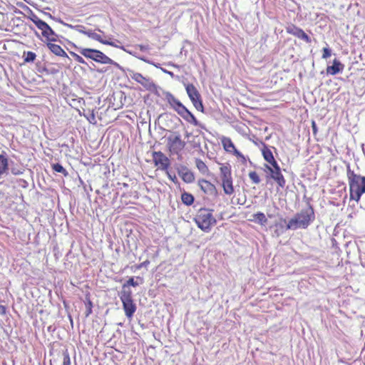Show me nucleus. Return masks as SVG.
<instances>
[{
    "mask_svg": "<svg viewBox=\"0 0 365 365\" xmlns=\"http://www.w3.org/2000/svg\"><path fill=\"white\" fill-rule=\"evenodd\" d=\"M348 184L349 189V200L359 202L361 197L365 193V177L354 173L348 167Z\"/></svg>",
    "mask_w": 365,
    "mask_h": 365,
    "instance_id": "f257e3e1",
    "label": "nucleus"
},
{
    "mask_svg": "<svg viewBox=\"0 0 365 365\" xmlns=\"http://www.w3.org/2000/svg\"><path fill=\"white\" fill-rule=\"evenodd\" d=\"M315 215L313 208L309 206L302 210L291 218L287 225V230L306 229L314 220Z\"/></svg>",
    "mask_w": 365,
    "mask_h": 365,
    "instance_id": "f03ea898",
    "label": "nucleus"
},
{
    "mask_svg": "<svg viewBox=\"0 0 365 365\" xmlns=\"http://www.w3.org/2000/svg\"><path fill=\"white\" fill-rule=\"evenodd\" d=\"M213 210L205 207L197 210L194 221L203 232H209L212 227L216 225L217 220L213 215Z\"/></svg>",
    "mask_w": 365,
    "mask_h": 365,
    "instance_id": "7ed1b4c3",
    "label": "nucleus"
},
{
    "mask_svg": "<svg viewBox=\"0 0 365 365\" xmlns=\"http://www.w3.org/2000/svg\"><path fill=\"white\" fill-rule=\"evenodd\" d=\"M165 96L171 108H173L184 120L195 125H199V122L194 115L172 93L166 92L165 93Z\"/></svg>",
    "mask_w": 365,
    "mask_h": 365,
    "instance_id": "20e7f679",
    "label": "nucleus"
},
{
    "mask_svg": "<svg viewBox=\"0 0 365 365\" xmlns=\"http://www.w3.org/2000/svg\"><path fill=\"white\" fill-rule=\"evenodd\" d=\"M220 185L225 195L231 196L235 193V186L232 176L231 166L229 163H219Z\"/></svg>",
    "mask_w": 365,
    "mask_h": 365,
    "instance_id": "39448f33",
    "label": "nucleus"
},
{
    "mask_svg": "<svg viewBox=\"0 0 365 365\" xmlns=\"http://www.w3.org/2000/svg\"><path fill=\"white\" fill-rule=\"evenodd\" d=\"M264 171L267 173V178L273 179L281 188L285 187L286 180L277 161H267V163L264 164Z\"/></svg>",
    "mask_w": 365,
    "mask_h": 365,
    "instance_id": "423d86ee",
    "label": "nucleus"
},
{
    "mask_svg": "<svg viewBox=\"0 0 365 365\" xmlns=\"http://www.w3.org/2000/svg\"><path fill=\"white\" fill-rule=\"evenodd\" d=\"M80 53L87 58H91L93 61L106 64V63L112 62V59L105 55L103 52L97 49L87 48H77Z\"/></svg>",
    "mask_w": 365,
    "mask_h": 365,
    "instance_id": "0eeeda50",
    "label": "nucleus"
},
{
    "mask_svg": "<svg viewBox=\"0 0 365 365\" xmlns=\"http://www.w3.org/2000/svg\"><path fill=\"white\" fill-rule=\"evenodd\" d=\"M119 297L123 304L125 316L131 319L136 311V305L133 299L132 292H120Z\"/></svg>",
    "mask_w": 365,
    "mask_h": 365,
    "instance_id": "6e6552de",
    "label": "nucleus"
},
{
    "mask_svg": "<svg viewBox=\"0 0 365 365\" xmlns=\"http://www.w3.org/2000/svg\"><path fill=\"white\" fill-rule=\"evenodd\" d=\"M168 147L172 154L178 155L179 153L184 148L185 143L181 140L179 134H173L168 137Z\"/></svg>",
    "mask_w": 365,
    "mask_h": 365,
    "instance_id": "1a4fd4ad",
    "label": "nucleus"
},
{
    "mask_svg": "<svg viewBox=\"0 0 365 365\" xmlns=\"http://www.w3.org/2000/svg\"><path fill=\"white\" fill-rule=\"evenodd\" d=\"M29 19L34 22L38 29L41 31V35L45 38H49V35L53 34L51 27L44 21L40 19L36 14H31Z\"/></svg>",
    "mask_w": 365,
    "mask_h": 365,
    "instance_id": "9d476101",
    "label": "nucleus"
},
{
    "mask_svg": "<svg viewBox=\"0 0 365 365\" xmlns=\"http://www.w3.org/2000/svg\"><path fill=\"white\" fill-rule=\"evenodd\" d=\"M129 72L130 78L140 83L147 90L155 88V84L150 78H145L142 74L133 71H129Z\"/></svg>",
    "mask_w": 365,
    "mask_h": 365,
    "instance_id": "9b49d317",
    "label": "nucleus"
},
{
    "mask_svg": "<svg viewBox=\"0 0 365 365\" xmlns=\"http://www.w3.org/2000/svg\"><path fill=\"white\" fill-rule=\"evenodd\" d=\"M222 144L224 147V149L228 152L232 153L235 157L237 158H241L242 160H246L245 157L237 150V149L235 148L234 143L231 140L230 138L227 137H223L222 138Z\"/></svg>",
    "mask_w": 365,
    "mask_h": 365,
    "instance_id": "f8f14e48",
    "label": "nucleus"
},
{
    "mask_svg": "<svg viewBox=\"0 0 365 365\" xmlns=\"http://www.w3.org/2000/svg\"><path fill=\"white\" fill-rule=\"evenodd\" d=\"M287 32L296 37L304 40L307 43H311V38L304 31L296 26L292 24L287 27Z\"/></svg>",
    "mask_w": 365,
    "mask_h": 365,
    "instance_id": "ddd939ff",
    "label": "nucleus"
},
{
    "mask_svg": "<svg viewBox=\"0 0 365 365\" xmlns=\"http://www.w3.org/2000/svg\"><path fill=\"white\" fill-rule=\"evenodd\" d=\"M198 185L204 193L207 195H212L217 193L215 185L207 180H200Z\"/></svg>",
    "mask_w": 365,
    "mask_h": 365,
    "instance_id": "4468645a",
    "label": "nucleus"
},
{
    "mask_svg": "<svg viewBox=\"0 0 365 365\" xmlns=\"http://www.w3.org/2000/svg\"><path fill=\"white\" fill-rule=\"evenodd\" d=\"M344 68V65L337 59H334L332 66L327 68V73L330 75H336L341 72Z\"/></svg>",
    "mask_w": 365,
    "mask_h": 365,
    "instance_id": "2eb2a0df",
    "label": "nucleus"
},
{
    "mask_svg": "<svg viewBox=\"0 0 365 365\" xmlns=\"http://www.w3.org/2000/svg\"><path fill=\"white\" fill-rule=\"evenodd\" d=\"M185 89L191 101H194L195 100H197L201 98L200 93L193 84H187L185 86Z\"/></svg>",
    "mask_w": 365,
    "mask_h": 365,
    "instance_id": "dca6fc26",
    "label": "nucleus"
},
{
    "mask_svg": "<svg viewBox=\"0 0 365 365\" xmlns=\"http://www.w3.org/2000/svg\"><path fill=\"white\" fill-rule=\"evenodd\" d=\"M272 150H275V148L273 147L269 148L264 143H261V147L259 148V150L261 151V153L263 155L264 160H274V157L272 153Z\"/></svg>",
    "mask_w": 365,
    "mask_h": 365,
    "instance_id": "f3484780",
    "label": "nucleus"
},
{
    "mask_svg": "<svg viewBox=\"0 0 365 365\" xmlns=\"http://www.w3.org/2000/svg\"><path fill=\"white\" fill-rule=\"evenodd\" d=\"M155 166L157 169H161L166 171L169 178L173 181L176 178L175 174H172L170 171H168V167L170 166L169 161H154Z\"/></svg>",
    "mask_w": 365,
    "mask_h": 365,
    "instance_id": "a211bd4d",
    "label": "nucleus"
},
{
    "mask_svg": "<svg viewBox=\"0 0 365 365\" xmlns=\"http://www.w3.org/2000/svg\"><path fill=\"white\" fill-rule=\"evenodd\" d=\"M178 173L183 180V181H185L187 183H190L193 182L195 180V177L192 173L190 172L186 168H182L180 170H179Z\"/></svg>",
    "mask_w": 365,
    "mask_h": 365,
    "instance_id": "6ab92c4d",
    "label": "nucleus"
},
{
    "mask_svg": "<svg viewBox=\"0 0 365 365\" xmlns=\"http://www.w3.org/2000/svg\"><path fill=\"white\" fill-rule=\"evenodd\" d=\"M48 48L50 51L58 56L67 57V53L64 50L58 45L48 42L47 43Z\"/></svg>",
    "mask_w": 365,
    "mask_h": 365,
    "instance_id": "aec40b11",
    "label": "nucleus"
},
{
    "mask_svg": "<svg viewBox=\"0 0 365 365\" xmlns=\"http://www.w3.org/2000/svg\"><path fill=\"white\" fill-rule=\"evenodd\" d=\"M252 219H250V221L255 222L260 225L261 226H264L267 223V218L264 213L262 212H258L252 215Z\"/></svg>",
    "mask_w": 365,
    "mask_h": 365,
    "instance_id": "412c9836",
    "label": "nucleus"
},
{
    "mask_svg": "<svg viewBox=\"0 0 365 365\" xmlns=\"http://www.w3.org/2000/svg\"><path fill=\"white\" fill-rule=\"evenodd\" d=\"M86 36H88L89 38L96 40L99 42H101L103 44L105 45H113V42L109 41L107 40H104L101 38V35L93 32L92 30L89 29L86 32Z\"/></svg>",
    "mask_w": 365,
    "mask_h": 365,
    "instance_id": "4be33fe9",
    "label": "nucleus"
},
{
    "mask_svg": "<svg viewBox=\"0 0 365 365\" xmlns=\"http://www.w3.org/2000/svg\"><path fill=\"white\" fill-rule=\"evenodd\" d=\"M138 283L134 280L133 277L129 278L125 283H124L122 286V289L120 292H132L131 289L129 288L130 286L137 287Z\"/></svg>",
    "mask_w": 365,
    "mask_h": 365,
    "instance_id": "5701e85b",
    "label": "nucleus"
},
{
    "mask_svg": "<svg viewBox=\"0 0 365 365\" xmlns=\"http://www.w3.org/2000/svg\"><path fill=\"white\" fill-rule=\"evenodd\" d=\"M194 200L193 195L190 193L185 192L181 195V200L186 205H191Z\"/></svg>",
    "mask_w": 365,
    "mask_h": 365,
    "instance_id": "b1692460",
    "label": "nucleus"
},
{
    "mask_svg": "<svg viewBox=\"0 0 365 365\" xmlns=\"http://www.w3.org/2000/svg\"><path fill=\"white\" fill-rule=\"evenodd\" d=\"M58 21L61 24H63V25H65L66 26H68L71 29H73L75 30H76L77 31L80 32V33H82L85 35H86V32L88 31V30L86 29V28L83 26V25H76V26H73L71 24H66V23H64L62 20L61 19H58Z\"/></svg>",
    "mask_w": 365,
    "mask_h": 365,
    "instance_id": "393cba45",
    "label": "nucleus"
},
{
    "mask_svg": "<svg viewBox=\"0 0 365 365\" xmlns=\"http://www.w3.org/2000/svg\"><path fill=\"white\" fill-rule=\"evenodd\" d=\"M53 169L57 172L62 173L64 176L68 175L67 171L63 168V167L59 163H55L52 165Z\"/></svg>",
    "mask_w": 365,
    "mask_h": 365,
    "instance_id": "a878e982",
    "label": "nucleus"
},
{
    "mask_svg": "<svg viewBox=\"0 0 365 365\" xmlns=\"http://www.w3.org/2000/svg\"><path fill=\"white\" fill-rule=\"evenodd\" d=\"M249 178L252 182L255 184H259L260 182V178L258 174L255 171H251L249 173Z\"/></svg>",
    "mask_w": 365,
    "mask_h": 365,
    "instance_id": "bb28decb",
    "label": "nucleus"
},
{
    "mask_svg": "<svg viewBox=\"0 0 365 365\" xmlns=\"http://www.w3.org/2000/svg\"><path fill=\"white\" fill-rule=\"evenodd\" d=\"M63 365H71L70 355L67 349L63 351Z\"/></svg>",
    "mask_w": 365,
    "mask_h": 365,
    "instance_id": "cd10ccee",
    "label": "nucleus"
},
{
    "mask_svg": "<svg viewBox=\"0 0 365 365\" xmlns=\"http://www.w3.org/2000/svg\"><path fill=\"white\" fill-rule=\"evenodd\" d=\"M197 167L199 170L204 174L208 172L207 166L204 161H197Z\"/></svg>",
    "mask_w": 365,
    "mask_h": 365,
    "instance_id": "c85d7f7f",
    "label": "nucleus"
},
{
    "mask_svg": "<svg viewBox=\"0 0 365 365\" xmlns=\"http://www.w3.org/2000/svg\"><path fill=\"white\" fill-rule=\"evenodd\" d=\"M36 55L32 51H28L26 53V56L24 58V62L31 63L34 62L36 59Z\"/></svg>",
    "mask_w": 365,
    "mask_h": 365,
    "instance_id": "c756f323",
    "label": "nucleus"
},
{
    "mask_svg": "<svg viewBox=\"0 0 365 365\" xmlns=\"http://www.w3.org/2000/svg\"><path fill=\"white\" fill-rule=\"evenodd\" d=\"M193 106L197 110H200L203 112V105L201 100V98H198L197 100H195L194 101H192Z\"/></svg>",
    "mask_w": 365,
    "mask_h": 365,
    "instance_id": "7c9ffc66",
    "label": "nucleus"
},
{
    "mask_svg": "<svg viewBox=\"0 0 365 365\" xmlns=\"http://www.w3.org/2000/svg\"><path fill=\"white\" fill-rule=\"evenodd\" d=\"M70 54L74 58L75 61H77L78 63H81V64H87L86 61L81 56L78 55L77 53H76L73 51H70Z\"/></svg>",
    "mask_w": 365,
    "mask_h": 365,
    "instance_id": "2f4dec72",
    "label": "nucleus"
},
{
    "mask_svg": "<svg viewBox=\"0 0 365 365\" xmlns=\"http://www.w3.org/2000/svg\"><path fill=\"white\" fill-rule=\"evenodd\" d=\"M87 303H86V317L89 316L92 313L93 303L91 301L89 297H86Z\"/></svg>",
    "mask_w": 365,
    "mask_h": 365,
    "instance_id": "473e14b6",
    "label": "nucleus"
},
{
    "mask_svg": "<svg viewBox=\"0 0 365 365\" xmlns=\"http://www.w3.org/2000/svg\"><path fill=\"white\" fill-rule=\"evenodd\" d=\"M8 161H0V175H2L8 169Z\"/></svg>",
    "mask_w": 365,
    "mask_h": 365,
    "instance_id": "72a5a7b5",
    "label": "nucleus"
},
{
    "mask_svg": "<svg viewBox=\"0 0 365 365\" xmlns=\"http://www.w3.org/2000/svg\"><path fill=\"white\" fill-rule=\"evenodd\" d=\"M330 56H331V50L329 48H323L322 58H327Z\"/></svg>",
    "mask_w": 365,
    "mask_h": 365,
    "instance_id": "f704fd0d",
    "label": "nucleus"
},
{
    "mask_svg": "<svg viewBox=\"0 0 365 365\" xmlns=\"http://www.w3.org/2000/svg\"><path fill=\"white\" fill-rule=\"evenodd\" d=\"M58 37L57 34L54 32L53 30V34L49 35V38H46L47 41H48L50 43L52 41H56V38Z\"/></svg>",
    "mask_w": 365,
    "mask_h": 365,
    "instance_id": "c9c22d12",
    "label": "nucleus"
},
{
    "mask_svg": "<svg viewBox=\"0 0 365 365\" xmlns=\"http://www.w3.org/2000/svg\"><path fill=\"white\" fill-rule=\"evenodd\" d=\"M150 264V261L146 259L145 261L141 262L140 264L136 266V269H140L143 267H147Z\"/></svg>",
    "mask_w": 365,
    "mask_h": 365,
    "instance_id": "e433bc0d",
    "label": "nucleus"
},
{
    "mask_svg": "<svg viewBox=\"0 0 365 365\" xmlns=\"http://www.w3.org/2000/svg\"><path fill=\"white\" fill-rule=\"evenodd\" d=\"M312 128L313 134L314 135H316L318 130H317V124H316L315 121H314V120H312Z\"/></svg>",
    "mask_w": 365,
    "mask_h": 365,
    "instance_id": "4c0bfd02",
    "label": "nucleus"
},
{
    "mask_svg": "<svg viewBox=\"0 0 365 365\" xmlns=\"http://www.w3.org/2000/svg\"><path fill=\"white\" fill-rule=\"evenodd\" d=\"M141 51H145L150 48L148 45H138Z\"/></svg>",
    "mask_w": 365,
    "mask_h": 365,
    "instance_id": "58836bf2",
    "label": "nucleus"
},
{
    "mask_svg": "<svg viewBox=\"0 0 365 365\" xmlns=\"http://www.w3.org/2000/svg\"><path fill=\"white\" fill-rule=\"evenodd\" d=\"M106 64H110V65H113V66H115L116 68H118L119 69H122V67L118 63L115 62L113 60H112V62H110V63H106Z\"/></svg>",
    "mask_w": 365,
    "mask_h": 365,
    "instance_id": "ea45409f",
    "label": "nucleus"
},
{
    "mask_svg": "<svg viewBox=\"0 0 365 365\" xmlns=\"http://www.w3.org/2000/svg\"><path fill=\"white\" fill-rule=\"evenodd\" d=\"M6 309L4 305H0V314L4 315L6 314Z\"/></svg>",
    "mask_w": 365,
    "mask_h": 365,
    "instance_id": "a19ab883",
    "label": "nucleus"
},
{
    "mask_svg": "<svg viewBox=\"0 0 365 365\" xmlns=\"http://www.w3.org/2000/svg\"><path fill=\"white\" fill-rule=\"evenodd\" d=\"M0 160H7L6 154L4 151H1V153H0Z\"/></svg>",
    "mask_w": 365,
    "mask_h": 365,
    "instance_id": "79ce46f5",
    "label": "nucleus"
},
{
    "mask_svg": "<svg viewBox=\"0 0 365 365\" xmlns=\"http://www.w3.org/2000/svg\"><path fill=\"white\" fill-rule=\"evenodd\" d=\"M282 233V231L280 232L277 229L274 230V235L277 237L280 236Z\"/></svg>",
    "mask_w": 365,
    "mask_h": 365,
    "instance_id": "37998d69",
    "label": "nucleus"
},
{
    "mask_svg": "<svg viewBox=\"0 0 365 365\" xmlns=\"http://www.w3.org/2000/svg\"><path fill=\"white\" fill-rule=\"evenodd\" d=\"M138 58L140 59L141 61H144V62L150 63V61L146 59L145 57L139 56Z\"/></svg>",
    "mask_w": 365,
    "mask_h": 365,
    "instance_id": "c03bdc74",
    "label": "nucleus"
},
{
    "mask_svg": "<svg viewBox=\"0 0 365 365\" xmlns=\"http://www.w3.org/2000/svg\"><path fill=\"white\" fill-rule=\"evenodd\" d=\"M163 72L168 73V75H170V76L173 77L174 76V73L171 71H166L165 69H163Z\"/></svg>",
    "mask_w": 365,
    "mask_h": 365,
    "instance_id": "a18cd8bd",
    "label": "nucleus"
},
{
    "mask_svg": "<svg viewBox=\"0 0 365 365\" xmlns=\"http://www.w3.org/2000/svg\"><path fill=\"white\" fill-rule=\"evenodd\" d=\"M47 15L51 18V19H55V18L51 14H47Z\"/></svg>",
    "mask_w": 365,
    "mask_h": 365,
    "instance_id": "49530a36",
    "label": "nucleus"
},
{
    "mask_svg": "<svg viewBox=\"0 0 365 365\" xmlns=\"http://www.w3.org/2000/svg\"><path fill=\"white\" fill-rule=\"evenodd\" d=\"M154 154H156V155H160V156H163V153H161V152H159V153H154Z\"/></svg>",
    "mask_w": 365,
    "mask_h": 365,
    "instance_id": "de8ad7c7",
    "label": "nucleus"
},
{
    "mask_svg": "<svg viewBox=\"0 0 365 365\" xmlns=\"http://www.w3.org/2000/svg\"><path fill=\"white\" fill-rule=\"evenodd\" d=\"M112 46L118 47L117 45H115V43H113V45H111Z\"/></svg>",
    "mask_w": 365,
    "mask_h": 365,
    "instance_id": "09e8293b",
    "label": "nucleus"
},
{
    "mask_svg": "<svg viewBox=\"0 0 365 365\" xmlns=\"http://www.w3.org/2000/svg\"><path fill=\"white\" fill-rule=\"evenodd\" d=\"M200 126H201V128H203V125H201V124L199 123V125Z\"/></svg>",
    "mask_w": 365,
    "mask_h": 365,
    "instance_id": "8fccbe9b",
    "label": "nucleus"
},
{
    "mask_svg": "<svg viewBox=\"0 0 365 365\" xmlns=\"http://www.w3.org/2000/svg\"><path fill=\"white\" fill-rule=\"evenodd\" d=\"M164 160H168V158H166V157H165Z\"/></svg>",
    "mask_w": 365,
    "mask_h": 365,
    "instance_id": "3c124183",
    "label": "nucleus"
},
{
    "mask_svg": "<svg viewBox=\"0 0 365 365\" xmlns=\"http://www.w3.org/2000/svg\"><path fill=\"white\" fill-rule=\"evenodd\" d=\"M98 31L102 32V31L99 29H97Z\"/></svg>",
    "mask_w": 365,
    "mask_h": 365,
    "instance_id": "603ef678",
    "label": "nucleus"
}]
</instances>
